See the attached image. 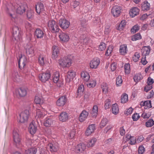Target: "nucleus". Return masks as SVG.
<instances>
[{
	"mask_svg": "<svg viewBox=\"0 0 154 154\" xmlns=\"http://www.w3.org/2000/svg\"><path fill=\"white\" fill-rule=\"evenodd\" d=\"M48 26V29L53 33L58 32L60 30L57 23L54 20H49Z\"/></svg>",
	"mask_w": 154,
	"mask_h": 154,
	"instance_id": "f257e3e1",
	"label": "nucleus"
},
{
	"mask_svg": "<svg viewBox=\"0 0 154 154\" xmlns=\"http://www.w3.org/2000/svg\"><path fill=\"white\" fill-rule=\"evenodd\" d=\"M12 30V40L15 43H16L21 40V35L17 26H13Z\"/></svg>",
	"mask_w": 154,
	"mask_h": 154,
	"instance_id": "f03ea898",
	"label": "nucleus"
},
{
	"mask_svg": "<svg viewBox=\"0 0 154 154\" xmlns=\"http://www.w3.org/2000/svg\"><path fill=\"white\" fill-rule=\"evenodd\" d=\"M59 64L62 68L69 67L72 64V60L68 57H65L59 60Z\"/></svg>",
	"mask_w": 154,
	"mask_h": 154,
	"instance_id": "7ed1b4c3",
	"label": "nucleus"
},
{
	"mask_svg": "<svg viewBox=\"0 0 154 154\" xmlns=\"http://www.w3.org/2000/svg\"><path fill=\"white\" fill-rule=\"evenodd\" d=\"M29 115V111L28 110H25L22 112L19 115V118H18V122L23 123L27 121Z\"/></svg>",
	"mask_w": 154,
	"mask_h": 154,
	"instance_id": "20e7f679",
	"label": "nucleus"
},
{
	"mask_svg": "<svg viewBox=\"0 0 154 154\" xmlns=\"http://www.w3.org/2000/svg\"><path fill=\"white\" fill-rule=\"evenodd\" d=\"M122 8L120 6L116 5L113 7L111 9V13L112 16L117 17L119 16L121 12Z\"/></svg>",
	"mask_w": 154,
	"mask_h": 154,
	"instance_id": "39448f33",
	"label": "nucleus"
},
{
	"mask_svg": "<svg viewBox=\"0 0 154 154\" xmlns=\"http://www.w3.org/2000/svg\"><path fill=\"white\" fill-rule=\"evenodd\" d=\"M58 23L60 27L63 29H67L70 24V22L68 20L63 18H61L59 20Z\"/></svg>",
	"mask_w": 154,
	"mask_h": 154,
	"instance_id": "423d86ee",
	"label": "nucleus"
},
{
	"mask_svg": "<svg viewBox=\"0 0 154 154\" xmlns=\"http://www.w3.org/2000/svg\"><path fill=\"white\" fill-rule=\"evenodd\" d=\"M27 93V91L25 88H20L15 90L14 94L18 97H23L26 95Z\"/></svg>",
	"mask_w": 154,
	"mask_h": 154,
	"instance_id": "0eeeda50",
	"label": "nucleus"
},
{
	"mask_svg": "<svg viewBox=\"0 0 154 154\" xmlns=\"http://www.w3.org/2000/svg\"><path fill=\"white\" fill-rule=\"evenodd\" d=\"M51 75L50 72L48 71L39 74V78L42 82H45L48 80L51 77Z\"/></svg>",
	"mask_w": 154,
	"mask_h": 154,
	"instance_id": "6e6552de",
	"label": "nucleus"
},
{
	"mask_svg": "<svg viewBox=\"0 0 154 154\" xmlns=\"http://www.w3.org/2000/svg\"><path fill=\"white\" fill-rule=\"evenodd\" d=\"M38 62L41 66H43L48 63V60L45 54H40L38 57Z\"/></svg>",
	"mask_w": 154,
	"mask_h": 154,
	"instance_id": "1a4fd4ad",
	"label": "nucleus"
},
{
	"mask_svg": "<svg viewBox=\"0 0 154 154\" xmlns=\"http://www.w3.org/2000/svg\"><path fill=\"white\" fill-rule=\"evenodd\" d=\"M75 75V72L73 70H70L68 72L66 80L67 82L69 83L72 81Z\"/></svg>",
	"mask_w": 154,
	"mask_h": 154,
	"instance_id": "9d476101",
	"label": "nucleus"
},
{
	"mask_svg": "<svg viewBox=\"0 0 154 154\" xmlns=\"http://www.w3.org/2000/svg\"><path fill=\"white\" fill-rule=\"evenodd\" d=\"M100 60L99 58H96L91 60L89 64L90 67L92 69H96L100 64Z\"/></svg>",
	"mask_w": 154,
	"mask_h": 154,
	"instance_id": "9b49d317",
	"label": "nucleus"
},
{
	"mask_svg": "<svg viewBox=\"0 0 154 154\" xmlns=\"http://www.w3.org/2000/svg\"><path fill=\"white\" fill-rule=\"evenodd\" d=\"M13 137L14 142L16 145L20 144L21 140L17 130H14L13 131Z\"/></svg>",
	"mask_w": 154,
	"mask_h": 154,
	"instance_id": "f8f14e48",
	"label": "nucleus"
},
{
	"mask_svg": "<svg viewBox=\"0 0 154 154\" xmlns=\"http://www.w3.org/2000/svg\"><path fill=\"white\" fill-rule=\"evenodd\" d=\"M28 129L31 134H33L35 133L37 130V127L34 122H32L30 124Z\"/></svg>",
	"mask_w": 154,
	"mask_h": 154,
	"instance_id": "ddd939ff",
	"label": "nucleus"
},
{
	"mask_svg": "<svg viewBox=\"0 0 154 154\" xmlns=\"http://www.w3.org/2000/svg\"><path fill=\"white\" fill-rule=\"evenodd\" d=\"M26 53L28 55L32 54L34 53V47L32 45L28 43L25 47Z\"/></svg>",
	"mask_w": 154,
	"mask_h": 154,
	"instance_id": "4468645a",
	"label": "nucleus"
},
{
	"mask_svg": "<svg viewBox=\"0 0 154 154\" xmlns=\"http://www.w3.org/2000/svg\"><path fill=\"white\" fill-rule=\"evenodd\" d=\"M34 34L35 36L37 38L41 39L44 35V31L39 28H37L36 29Z\"/></svg>",
	"mask_w": 154,
	"mask_h": 154,
	"instance_id": "2eb2a0df",
	"label": "nucleus"
},
{
	"mask_svg": "<svg viewBox=\"0 0 154 154\" xmlns=\"http://www.w3.org/2000/svg\"><path fill=\"white\" fill-rule=\"evenodd\" d=\"M59 37L60 40L63 42H68L69 39V36L68 34L66 33L61 32L60 33Z\"/></svg>",
	"mask_w": 154,
	"mask_h": 154,
	"instance_id": "dca6fc26",
	"label": "nucleus"
},
{
	"mask_svg": "<svg viewBox=\"0 0 154 154\" xmlns=\"http://www.w3.org/2000/svg\"><path fill=\"white\" fill-rule=\"evenodd\" d=\"M95 130V124H91L88 126L85 132V134L86 136H88L93 133Z\"/></svg>",
	"mask_w": 154,
	"mask_h": 154,
	"instance_id": "f3484780",
	"label": "nucleus"
},
{
	"mask_svg": "<svg viewBox=\"0 0 154 154\" xmlns=\"http://www.w3.org/2000/svg\"><path fill=\"white\" fill-rule=\"evenodd\" d=\"M88 115L89 113L87 111L85 110H83L79 116V121L81 122L85 121L87 118Z\"/></svg>",
	"mask_w": 154,
	"mask_h": 154,
	"instance_id": "a211bd4d",
	"label": "nucleus"
},
{
	"mask_svg": "<svg viewBox=\"0 0 154 154\" xmlns=\"http://www.w3.org/2000/svg\"><path fill=\"white\" fill-rule=\"evenodd\" d=\"M35 8L36 12L38 14L43 12L45 11L43 4L40 2H38L35 5Z\"/></svg>",
	"mask_w": 154,
	"mask_h": 154,
	"instance_id": "6ab92c4d",
	"label": "nucleus"
},
{
	"mask_svg": "<svg viewBox=\"0 0 154 154\" xmlns=\"http://www.w3.org/2000/svg\"><path fill=\"white\" fill-rule=\"evenodd\" d=\"M140 12V10L136 7H134L131 9L129 11V14L131 17H134L138 15Z\"/></svg>",
	"mask_w": 154,
	"mask_h": 154,
	"instance_id": "aec40b11",
	"label": "nucleus"
},
{
	"mask_svg": "<svg viewBox=\"0 0 154 154\" xmlns=\"http://www.w3.org/2000/svg\"><path fill=\"white\" fill-rule=\"evenodd\" d=\"M26 59L24 56H21L20 57L18 60V64L19 68L20 69H22L24 68L26 63Z\"/></svg>",
	"mask_w": 154,
	"mask_h": 154,
	"instance_id": "412c9836",
	"label": "nucleus"
},
{
	"mask_svg": "<svg viewBox=\"0 0 154 154\" xmlns=\"http://www.w3.org/2000/svg\"><path fill=\"white\" fill-rule=\"evenodd\" d=\"M66 102V97L63 96L60 97L56 102L57 105L59 106H64Z\"/></svg>",
	"mask_w": 154,
	"mask_h": 154,
	"instance_id": "4be33fe9",
	"label": "nucleus"
},
{
	"mask_svg": "<svg viewBox=\"0 0 154 154\" xmlns=\"http://www.w3.org/2000/svg\"><path fill=\"white\" fill-rule=\"evenodd\" d=\"M68 119V115L66 112H62L59 116V120L63 122H66Z\"/></svg>",
	"mask_w": 154,
	"mask_h": 154,
	"instance_id": "5701e85b",
	"label": "nucleus"
},
{
	"mask_svg": "<svg viewBox=\"0 0 154 154\" xmlns=\"http://www.w3.org/2000/svg\"><path fill=\"white\" fill-rule=\"evenodd\" d=\"M48 147L49 148L51 152H56L58 149L57 143L53 144L51 143H49L48 145Z\"/></svg>",
	"mask_w": 154,
	"mask_h": 154,
	"instance_id": "b1692460",
	"label": "nucleus"
},
{
	"mask_svg": "<svg viewBox=\"0 0 154 154\" xmlns=\"http://www.w3.org/2000/svg\"><path fill=\"white\" fill-rule=\"evenodd\" d=\"M150 46H144L141 49L142 56L148 55L150 53Z\"/></svg>",
	"mask_w": 154,
	"mask_h": 154,
	"instance_id": "393cba45",
	"label": "nucleus"
},
{
	"mask_svg": "<svg viewBox=\"0 0 154 154\" xmlns=\"http://www.w3.org/2000/svg\"><path fill=\"white\" fill-rule=\"evenodd\" d=\"M18 6L17 9V12L20 14H23L25 11L26 5L24 4H21L18 5Z\"/></svg>",
	"mask_w": 154,
	"mask_h": 154,
	"instance_id": "a878e982",
	"label": "nucleus"
},
{
	"mask_svg": "<svg viewBox=\"0 0 154 154\" xmlns=\"http://www.w3.org/2000/svg\"><path fill=\"white\" fill-rule=\"evenodd\" d=\"M53 53L52 58L54 59H55L58 56L59 53V50L57 46L54 45L53 46Z\"/></svg>",
	"mask_w": 154,
	"mask_h": 154,
	"instance_id": "bb28decb",
	"label": "nucleus"
},
{
	"mask_svg": "<svg viewBox=\"0 0 154 154\" xmlns=\"http://www.w3.org/2000/svg\"><path fill=\"white\" fill-rule=\"evenodd\" d=\"M45 109L41 107H39V108L37 109L36 111V116L37 118H41L43 117L45 113Z\"/></svg>",
	"mask_w": 154,
	"mask_h": 154,
	"instance_id": "cd10ccee",
	"label": "nucleus"
},
{
	"mask_svg": "<svg viewBox=\"0 0 154 154\" xmlns=\"http://www.w3.org/2000/svg\"><path fill=\"white\" fill-rule=\"evenodd\" d=\"M97 141V139L95 138H93L88 140L87 143V146L88 147L94 146Z\"/></svg>",
	"mask_w": 154,
	"mask_h": 154,
	"instance_id": "c85d7f7f",
	"label": "nucleus"
},
{
	"mask_svg": "<svg viewBox=\"0 0 154 154\" xmlns=\"http://www.w3.org/2000/svg\"><path fill=\"white\" fill-rule=\"evenodd\" d=\"M150 4L147 1H145L142 4V9L144 11H147L149 10Z\"/></svg>",
	"mask_w": 154,
	"mask_h": 154,
	"instance_id": "c756f323",
	"label": "nucleus"
},
{
	"mask_svg": "<svg viewBox=\"0 0 154 154\" xmlns=\"http://www.w3.org/2000/svg\"><path fill=\"white\" fill-rule=\"evenodd\" d=\"M127 51V46L126 45L124 44L120 46L119 51L121 54L125 55L126 54Z\"/></svg>",
	"mask_w": 154,
	"mask_h": 154,
	"instance_id": "7c9ffc66",
	"label": "nucleus"
},
{
	"mask_svg": "<svg viewBox=\"0 0 154 154\" xmlns=\"http://www.w3.org/2000/svg\"><path fill=\"white\" fill-rule=\"evenodd\" d=\"M86 147V146L84 143H80L77 146L76 150L78 152H82L85 149Z\"/></svg>",
	"mask_w": 154,
	"mask_h": 154,
	"instance_id": "2f4dec72",
	"label": "nucleus"
},
{
	"mask_svg": "<svg viewBox=\"0 0 154 154\" xmlns=\"http://www.w3.org/2000/svg\"><path fill=\"white\" fill-rule=\"evenodd\" d=\"M82 78L85 81L88 82L90 78V75L86 72H82L81 74Z\"/></svg>",
	"mask_w": 154,
	"mask_h": 154,
	"instance_id": "473e14b6",
	"label": "nucleus"
},
{
	"mask_svg": "<svg viewBox=\"0 0 154 154\" xmlns=\"http://www.w3.org/2000/svg\"><path fill=\"white\" fill-rule=\"evenodd\" d=\"M12 78L14 81L19 82L20 81L21 77L19 76L18 72H14L12 74Z\"/></svg>",
	"mask_w": 154,
	"mask_h": 154,
	"instance_id": "72a5a7b5",
	"label": "nucleus"
},
{
	"mask_svg": "<svg viewBox=\"0 0 154 154\" xmlns=\"http://www.w3.org/2000/svg\"><path fill=\"white\" fill-rule=\"evenodd\" d=\"M53 120L50 118H47L45 121L44 124L46 127H50L53 123Z\"/></svg>",
	"mask_w": 154,
	"mask_h": 154,
	"instance_id": "f704fd0d",
	"label": "nucleus"
},
{
	"mask_svg": "<svg viewBox=\"0 0 154 154\" xmlns=\"http://www.w3.org/2000/svg\"><path fill=\"white\" fill-rule=\"evenodd\" d=\"M119 112V108L118 105L116 104H114L112 106V113L115 115H117Z\"/></svg>",
	"mask_w": 154,
	"mask_h": 154,
	"instance_id": "c9c22d12",
	"label": "nucleus"
},
{
	"mask_svg": "<svg viewBox=\"0 0 154 154\" xmlns=\"http://www.w3.org/2000/svg\"><path fill=\"white\" fill-rule=\"evenodd\" d=\"M101 88L103 92L106 94L108 91V85L105 83H103L101 85Z\"/></svg>",
	"mask_w": 154,
	"mask_h": 154,
	"instance_id": "e433bc0d",
	"label": "nucleus"
},
{
	"mask_svg": "<svg viewBox=\"0 0 154 154\" xmlns=\"http://www.w3.org/2000/svg\"><path fill=\"white\" fill-rule=\"evenodd\" d=\"M37 151L35 148H31L25 150L24 154H35Z\"/></svg>",
	"mask_w": 154,
	"mask_h": 154,
	"instance_id": "4c0bfd02",
	"label": "nucleus"
},
{
	"mask_svg": "<svg viewBox=\"0 0 154 154\" xmlns=\"http://www.w3.org/2000/svg\"><path fill=\"white\" fill-rule=\"evenodd\" d=\"M79 41L81 43H83V44H86L88 42V38H86V35H82L80 37Z\"/></svg>",
	"mask_w": 154,
	"mask_h": 154,
	"instance_id": "58836bf2",
	"label": "nucleus"
},
{
	"mask_svg": "<svg viewBox=\"0 0 154 154\" xmlns=\"http://www.w3.org/2000/svg\"><path fill=\"white\" fill-rule=\"evenodd\" d=\"M128 100V97L127 94H123L121 96V102L122 103H125Z\"/></svg>",
	"mask_w": 154,
	"mask_h": 154,
	"instance_id": "ea45409f",
	"label": "nucleus"
},
{
	"mask_svg": "<svg viewBox=\"0 0 154 154\" xmlns=\"http://www.w3.org/2000/svg\"><path fill=\"white\" fill-rule=\"evenodd\" d=\"M98 107L97 105H94L93 106L91 112V114L93 117H96L97 114Z\"/></svg>",
	"mask_w": 154,
	"mask_h": 154,
	"instance_id": "a19ab883",
	"label": "nucleus"
},
{
	"mask_svg": "<svg viewBox=\"0 0 154 154\" xmlns=\"http://www.w3.org/2000/svg\"><path fill=\"white\" fill-rule=\"evenodd\" d=\"M35 102L36 104H42L43 103L42 98L41 97L36 96L35 97Z\"/></svg>",
	"mask_w": 154,
	"mask_h": 154,
	"instance_id": "79ce46f5",
	"label": "nucleus"
},
{
	"mask_svg": "<svg viewBox=\"0 0 154 154\" xmlns=\"http://www.w3.org/2000/svg\"><path fill=\"white\" fill-rule=\"evenodd\" d=\"M142 79V76L140 73L136 74L134 77V81L137 83Z\"/></svg>",
	"mask_w": 154,
	"mask_h": 154,
	"instance_id": "37998d69",
	"label": "nucleus"
},
{
	"mask_svg": "<svg viewBox=\"0 0 154 154\" xmlns=\"http://www.w3.org/2000/svg\"><path fill=\"white\" fill-rule=\"evenodd\" d=\"M122 76L121 75H119L116 78V85L117 86H119L122 85Z\"/></svg>",
	"mask_w": 154,
	"mask_h": 154,
	"instance_id": "c03bdc74",
	"label": "nucleus"
},
{
	"mask_svg": "<svg viewBox=\"0 0 154 154\" xmlns=\"http://www.w3.org/2000/svg\"><path fill=\"white\" fill-rule=\"evenodd\" d=\"M126 22L125 20H122L120 23L118 28V29L120 30H123L126 25Z\"/></svg>",
	"mask_w": 154,
	"mask_h": 154,
	"instance_id": "a18cd8bd",
	"label": "nucleus"
},
{
	"mask_svg": "<svg viewBox=\"0 0 154 154\" xmlns=\"http://www.w3.org/2000/svg\"><path fill=\"white\" fill-rule=\"evenodd\" d=\"M141 36L140 33H137L134 35L132 37L131 40L133 41H135L141 38Z\"/></svg>",
	"mask_w": 154,
	"mask_h": 154,
	"instance_id": "49530a36",
	"label": "nucleus"
},
{
	"mask_svg": "<svg viewBox=\"0 0 154 154\" xmlns=\"http://www.w3.org/2000/svg\"><path fill=\"white\" fill-rule=\"evenodd\" d=\"M154 125V121L152 119H150L146 123V126L147 127H150Z\"/></svg>",
	"mask_w": 154,
	"mask_h": 154,
	"instance_id": "de8ad7c7",
	"label": "nucleus"
},
{
	"mask_svg": "<svg viewBox=\"0 0 154 154\" xmlns=\"http://www.w3.org/2000/svg\"><path fill=\"white\" fill-rule=\"evenodd\" d=\"M124 70L126 74H129L130 72V65L129 63H126L124 66Z\"/></svg>",
	"mask_w": 154,
	"mask_h": 154,
	"instance_id": "09e8293b",
	"label": "nucleus"
},
{
	"mask_svg": "<svg viewBox=\"0 0 154 154\" xmlns=\"http://www.w3.org/2000/svg\"><path fill=\"white\" fill-rule=\"evenodd\" d=\"M140 57V54L138 52H136L132 57V60L134 62H137L139 60Z\"/></svg>",
	"mask_w": 154,
	"mask_h": 154,
	"instance_id": "8fccbe9b",
	"label": "nucleus"
},
{
	"mask_svg": "<svg viewBox=\"0 0 154 154\" xmlns=\"http://www.w3.org/2000/svg\"><path fill=\"white\" fill-rule=\"evenodd\" d=\"M108 122V120L106 118H103L100 124V127L101 128H103L107 124Z\"/></svg>",
	"mask_w": 154,
	"mask_h": 154,
	"instance_id": "3c124183",
	"label": "nucleus"
},
{
	"mask_svg": "<svg viewBox=\"0 0 154 154\" xmlns=\"http://www.w3.org/2000/svg\"><path fill=\"white\" fill-rule=\"evenodd\" d=\"M139 29L140 26L137 24H136L132 27L131 29V32L134 33L138 31Z\"/></svg>",
	"mask_w": 154,
	"mask_h": 154,
	"instance_id": "603ef678",
	"label": "nucleus"
},
{
	"mask_svg": "<svg viewBox=\"0 0 154 154\" xmlns=\"http://www.w3.org/2000/svg\"><path fill=\"white\" fill-rule=\"evenodd\" d=\"M96 85V81L94 80L89 81L87 84V86L89 88L94 87Z\"/></svg>",
	"mask_w": 154,
	"mask_h": 154,
	"instance_id": "864d4df0",
	"label": "nucleus"
},
{
	"mask_svg": "<svg viewBox=\"0 0 154 154\" xmlns=\"http://www.w3.org/2000/svg\"><path fill=\"white\" fill-rule=\"evenodd\" d=\"M113 50V48L112 46H109L108 47V49L105 53V55L106 56H109L111 55L112 52Z\"/></svg>",
	"mask_w": 154,
	"mask_h": 154,
	"instance_id": "5fc2aeb1",
	"label": "nucleus"
},
{
	"mask_svg": "<svg viewBox=\"0 0 154 154\" xmlns=\"http://www.w3.org/2000/svg\"><path fill=\"white\" fill-rule=\"evenodd\" d=\"M144 106H145L146 109H149L152 107L151 102L150 100H147L144 102Z\"/></svg>",
	"mask_w": 154,
	"mask_h": 154,
	"instance_id": "6e6d98bb",
	"label": "nucleus"
},
{
	"mask_svg": "<svg viewBox=\"0 0 154 154\" xmlns=\"http://www.w3.org/2000/svg\"><path fill=\"white\" fill-rule=\"evenodd\" d=\"M25 25V28L27 31L30 30L32 29V25L30 23L26 22Z\"/></svg>",
	"mask_w": 154,
	"mask_h": 154,
	"instance_id": "4d7b16f0",
	"label": "nucleus"
},
{
	"mask_svg": "<svg viewBox=\"0 0 154 154\" xmlns=\"http://www.w3.org/2000/svg\"><path fill=\"white\" fill-rule=\"evenodd\" d=\"M106 44L103 42H101L99 46V50L100 51L104 50L106 48Z\"/></svg>",
	"mask_w": 154,
	"mask_h": 154,
	"instance_id": "13d9d810",
	"label": "nucleus"
},
{
	"mask_svg": "<svg viewBox=\"0 0 154 154\" xmlns=\"http://www.w3.org/2000/svg\"><path fill=\"white\" fill-rule=\"evenodd\" d=\"M145 150V148L142 145L140 146L138 149V154H143Z\"/></svg>",
	"mask_w": 154,
	"mask_h": 154,
	"instance_id": "bf43d9fd",
	"label": "nucleus"
},
{
	"mask_svg": "<svg viewBox=\"0 0 154 154\" xmlns=\"http://www.w3.org/2000/svg\"><path fill=\"white\" fill-rule=\"evenodd\" d=\"M111 29L109 26H105L104 33L105 34L108 35L111 32Z\"/></svg>",
	"mask_w": 154,
	"mask_h": 154,
	"instance_id": "052dcab7",
	"label": "nucleus"
},
{
	"mask_svg": "<svg viewBox=\"0 0 154 154\" xmlns=\"http://www.w3.org/2000/svg\"><path fill=\"white\" fill-rule=\"evenodd\" d=\"M111 106V101L109 99L106 100L105 102L104 107L105 109H107L109 108Z\"/></svg>",
	"mask_w": 154,
	"mask_h": 154,
	"instance_id": "680f3d73",
	"label": "nucleus"
},
{
	"mask_svg": "<svg viewBox=\"0 0 154 154\" xmlns=\"http://www.w3.org/2000/svg\"><path fill=\"white\" fill-rule=\"evenodd\" d=\"M52 78H59V74L58 72L54 71L52 73H51Z\"/></svg>",
	"mask_w": 154,
	"mask_h": 154,
	"instance_id": "e2e57ef3",
	"label": "nucleus"
},
{
	"mask_svg": "<svg viewBox=\"0 0 154 154\" xmlns=\"http://www.w3.org/2000/svg\"><path fill=\"white\" fill-rule=\"evenodd\" d=\"M140 116H139V114L137 113H135L133 114L132 116V118L134 121H137L138 120Z\"/></svg>",
	"mask_w": 154,
	"mask_h": 154,
	"instance_id": "0e129e2a",
	"label": "nucleus"
},
{
	"mask_svg": "<svg viewBox=\"0 0 154 154\" xmlns=\"http://www.w3.org/2000/svg\"><path fill=\"white\" fill-rule=\"evenodd\" d=\"M111 71L113 72L117 68V64L115 62H114L111 63L110 65Z\"/></svg>",
	"mask_w": 154,
	"mask_h": 154,
	"instance_id": "69168bd1",
	"label": "nucleus"
},
{
	"mask_svg": "<svg viewBox=\"0 0 154 154\" xmlns=\"http://www.w3.org/2000/svg\"><path fill=\"white\" fill-rule=\"evenodd\" d=\"M84 89V86L83 85H80L78 87L77 92L78 93L82 92Z\"/></svg>",
	"mask_w": 154,
	"mask_h": 154,
	"instance_id": "338daca9",
	"label": "nucleus"
},
{
	"mask_svg": "<svg viewBox=\"0 0 154 154\" xmlns=\"http://www.w3.org/2000/svg\"><path fill=\"white\" fill-rule=\"evenodd\" d=\"M72 5L73 6L74 8H75L78 7L80 3L78 1H74L71 3Z\"/></svg>",
	"mask_w": 154,
	"mask_h": 154,
	"instance_id": "774afa93",
	"label": "nucleus"
}]
</instances>
